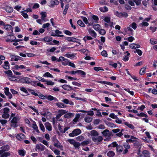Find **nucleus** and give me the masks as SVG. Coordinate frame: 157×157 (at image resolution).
Masks as SVG:
<instances>
[{"label": "nucleus", "mask_w": 157, "mask_h": 157, "mask_svg": "<svg viewBox=\"0 0 157 157\" xmlns=\"http://www.w3.org/2000/svg\"><path fill=\"white\" fill-rule=\"evenodd\" d=\"M10 119L11 120V126L14 127H17V122L20 119L19 117L15 116V113H12L10 115Z\"/></svg>", "instance_id": "nucleus-1"}, {"label": "nucleus", "mask_w": 157, "mask_h": 157, "mask_svg": "<svg viewBox=\"0 0 157 157\" xmlns=\"http://www.w3.org/2000/svg\"><path fill=\"white\" fill-rule=\"evenodd\" d=\"M20 81L22 83L30 84L32 85L35 86L36 81H32L31 79L28 77H24L20 78Z\"/></svg>", "instance_id": "nucleus-2"}, {"label": "nucleus", "mask_w": 157, "mask_h": 157, "mask_svg": "<svg viewBox=\"0 0 157 157\" xmlns=\"http://www.w3.org/2000/svg\"><path fill=\"white\" fill-rule=\"evenodd\" d=\"M9 149V146L8 145L4 146L2 147L0 150V155L1 157H6L10 155L8 152H5Z\"/></svg>", "instance_id": "nucleus-3"}, {"label": "nucleus", "mask_w": 157, "mask_h": 157, "mask_svg": "<svg viewBox=\"0 0 157 157\" xmlns=\"http://www.w3.org/2000/svg\"><path fill=\"white\" fill-rule=\"evenodd\" d=\"M57 61L58 62H61L62 65L67 66L68 65L69 60L66 59L64 57L61 56L57 59Z\"/></svg>", "instance_id": "nucleus-4"}, {"label": "nucleus", "mask_w": 157, "mask_h": 157, "mask_svg": "<svg viewBox=\"0 0 157 157\" xmlns=\"http://www.w3.org/2000/svg\"><path fill=\"white\" fill-rule=\"evenodd\" d=\"M52 141L54 143V145L55 147L59 148L62 151L63 150V146L56 138H54Z\"/></svg>", "instance_id": "nucleus-5"}, {"label": "nucleus", "mask_w": 157, "mask_h": 157, "mask_svg": "<svg viewBox=\"0 0 157 157\" xmlns=\"http://www.w3.org/2000/svg\"><path fill=\"white\" fill-rule=\"evenodd\" d=\"M81 133V131L79 129H74L72 132L69 134V136L71 137H73L80 134Z\"/></svg>", "instance_id": "nucleus-6"}, {"label": "nucleus", "mask_w": 157, "mask_h": 157, "mask_svg": "<svg viewBox=\"0 0 157 157\" xmlns=\"http://www.w3.org/2000/svg\"><path fill=\"white\" fill-rule=\"evenodd\" d=\"M10 111V109L7 108H4V113L2 115V117L5 119H7L8 118L10 115L9 113Z\"/></svg>", "instance_id": "nucleus-7"}, {"label": "nucleus", "mask_w": 157, "mask_h": 157, "mask_svg": "<svg viewBox=\"0 0 157 157\" xmlns=\"http://www.w3.org/2000/svg\"><path fill=\"white\" fill-rule=\"evenodd\" d=\"M92 140L95 143L98 144L99 142L102 141L103 140V138L101 136H97L92 137Z\"/></svg>", "instance_id": "nucleus-8"}, {"label": "nucleus", "mask_w": 157, "mask_h": 157, "mask_svg": "<svg viewBox=\"0 0 157 157\" xmlns=\"http://www.w3.org/2000/svg\"><path fill=\"white\" fill-rule=\"evenodd\" d=\"M67 111L61 109L58 111V114L56 115V119H59L63 115L67 113Z\"/></svg>", "instance_id": "nucleus-9"}, {"label": "nucleus", "mask_w": 157, "mask_h": 157, "mask_svg": "<svg viewBox=\"0 0 157 157\" xmlns=\"http://www.w3.org/2000/svg\"><path fill=\"white\" fill-rule=\"evenodd\" d=\"M102 133L106 138L108 139L110 138L111 134L109 130L107 129L105 130L102 132Z\"/></svg>", "instance_id": "nucleus-10"}, {"label": "nucleus", "mask_w": 157, "mask_h": 157, "mask_svg": "<svg viewBox=\"0 0 157 157\" xmlns=\"http://www.w3.org/2000/svg\"><path fill=\"white\" fill-rule=\"evenodd\" d=\"M41 15V18L44 22H46L48 21V19L46 18L47 17V13L45 12H41L40 13Z\"/></svg>", "instance_id": "nucleus-11"}, {"label": "nucleus", "mask_w": 157, "mask_h": 157, "mask_svg": "<svg viewBox=\"0 0 157 157\" xmlns=\"http://www.w3.org/2000/svg\"><path fill=\"white\" fill-rule=\"evenodd\" d=\"M138 138L133 136H131L130 139L127 140L126 141L127 143L129 142L133 143L135 142H138Z\"/></svg>", "instance_id": "nucleus-12"}, {"label": "nucleus", "mask_w": 157, "mask_h": 157, "mask_svg": "<svg viewBox=\"0 0 157 157\" xmlns=\"http://www.w3.org/2000/svg\"><path fill=\"white\" fill-rule=\"evenodd\" d=\"M16 37L13 35H10L6 39V41L7 42H13L14 41Z\"/></svg>", "instance_id": "nucleus-13"}, {"label": "nucleus", "mask_w": 157, "mask_h": 157, "mask_svg": "<svg viewBox=\"0 0 157 157\" xmlns=\"http://www.w3.org/2000/svg\"><path fill=\"white\" fill-rule=\"evenodd\" d=\"M65 39L69 42H78V40L74 37H67Z\"/></svg>", "instance_id": "nucleus-14"}, {"label": "nucleus", "mask_w": 157, "mask_h": 157, "mask_svg": "<svg viewBox=\"0 0 157 157\" xmlns=\"http://www.w3.org/2000/svg\"><path fill=\"white\" fill-rule=\"evenodd\" d=\"M59 2L58 0H51L50 2V6L54 7L55 5H57L59 4Z\"/></svg>", "instance_id": "nucleus-15"}, {"label": "nucleus", "mask_w": 157, "mask_h": 157, "mask_svg": "<svg viewBox=\"0 0 157 157\" xmlns=\"http://www.w3.org/2000/svg\"><path fill=\"white\" fill-rule=\"evenodd\" d=\"M45 149V147L41 144H37L36 146V147L35 148V150L36 151L37 150L39 151H43Z\"/></svg>", "instance_id": "nucleus-16"}, {"label": "nucleus", "mask_w": 157, "mask_h": 157, "mask_svg": "<svg viewBox=\"0 0 157 157\" xmlns=\"http://www.w3.org/2000/svg\"><path fill=\"white\" fill-rule=\"evenodd\" d=\"M89 136H90L91 137H95L97 136L98 135V133L95 130H93L91 131L90 133H89Z\"/></svg>", "instance_id": "nucleus-17"}, {"label": "nucleus", "mask_w": 157, "mask_h": 157, "mask_svg": "<svg viewBox=\"0 0 157 157\" xmlns=\"http://www.w3.org/2000/svg\"><path fill=\"white\" fill-rule=\"evenodd\" d=\"M44 125L46 129L49 131H51L52 130V128L51 124L48 122H46Z\"/></svg>", "instance_id": "nucleus-18"}, {"label": "nucleus", "mask_w": 157, "mask_h": 157, "mask_svg": "<svg viewBox=\"0 0 157 157\" xmlns=\"http://www.w3.org/2000/svg\"><path fill=\"white\" fill-rule=\"evenodd\" d=\"M88 30L90 35L93 37H96L97 36L96 33L93 29L89 28L88 29Z\"/></svg>", "instance_id": "nucleus-19"}, {"label": "nucleus", "mask_w": 157, "mask_h": 157, "mask_svg": "<svg viewBox=\"0 0 157 157\" xmlns=\"http://www.w3.org/2000/svg\"><path fill=\"white\" fill-rule=\"evenodd\" d=\"M52 40V38L51 36H47L44 37L43 39L40 40L44 41L45 42H50Z\"/></svg>", "instance_id": "nucleus-20"}, {"label": "nucleus", "mask_w": 157, "mask_h": 157, "mask_svg": "<svg viewBox=\"0 0 157 157\" xmlns=\"http://www.w3.org/2000/svg\"><path fill=\"white\" fill-rule=\"evenodd\" d=\"M77 112H81L82 113H87V115L92 116L94 114V112L92 111H86L83 110H78L77 111Z\"/></svg>", "instance_id": "nucleus-21"}, {"label": "nucleus", "mask_w": 157, "mask_h": 157, "mask_svg": "<svg viewBox=\"0 0 157 157\" xmlns=\"http://www.w3.org/2000/svg\"><path fill=\"white\" fill-rule=\"evenodd\" d=\"M126 54V55H125V56L123 58L122 60L124 61H128L129 59V56L130 54L128 52V51L126 52H124V54L125 55Z\"/></svg>", "instance_id": "nucleus-22"}, {"label": "nucleus", "mask_w": 157, "mask_h": 157, "mask_svg": "<svg viewBox=\"0 0 157 157\" xmlns=\"http://www.w3.org/2000/svg\"><path fill=\"white\" fill-rule=\"evenodd\" d=\"M11 61H17L19 59L20 57L18 56H16L13 55H10Z\"/></svg>", "instance_id": "nucleus-23"}, {"label": "nucleus", "mask_w": 157, "mask_h": 157, "mask_svg": "<svg viewBox=\"0 0 157 157\" xmlns=\"http://www.w3.org/2000/svg\"><path fill=\"white\" fill-rule=\"evenodd\" d=\"M67 113L64 114V118H69L72 117H73L74 116V114L71 113H68L67 111Z\"/></svg>", "instance_id": "nucleus-24"}, {"label": "nucleus", "mask_w": 157, "mask_h": 157, "mask_svg": "<svg viewBox=\"0 0 157 157\" xmlns=\"http://www.w3.org/2000/svg\"><path fill=\"white\" fill-rule=\"evenodd\" d=\"M129 46L130 48L132 49L139 48L140 47V45L134 43L131 44Z\"/></svg>", "instance_id": "nucleus-25"}, {"label": "nucleus", "mask_w": 157, "mask_h": 157, "mask_svg": "<svg viewBox=\"0 0 157 157\" xmlns=\"http://www.w3.org/2000/svg\"><path fill=\"white\" fill-rule=\"evenodd\" d=\"M4 28L7 31H10L11 30L12 33L13 31L12 30V28L11 26L10 25H5L4 27Z\"/></svg>", "instance_id": "nucleus-26"}, {"label": "nucleus", "mask_w": 157, "mask_h": 157, "mask_svg": "<svg viewBox=\"0 0 157 157\" xmlns=\"http://www.w3.org/2000/svg\"><path fill=\"white\" fill-rule=\"evenodd\" d=\"M62 88L64 90H73L72 87L71 86L66 84L63 85Z\"/></svg>", "instance_id": "nucleus-27"}, {"label": "nucleus", "mask_w": 157, "mask_h": 157, "mask_svg": "<svg viewBox=\"0 0 157 157\" xmlns=\"http://www.w3.org/2000/svg\"><path fill=\"white\" fill-rule=\"evenodd\" d=\"M84 120L86 122L90 123L92 121L93 118L91 117L86 116L85 117Z\"/></svg>", "instance_id": "nucleus-28"}, {"label": "nucleus", "mask_w": 157, "mask_h": 157, "mask_svg": "<svg viewBox=\"0 0 157 157\" xmlns=\"http://www.w3.org/2000/svg\"><path fill=\"white\" fill-rule=\"evenodd\" d=\"M64 56L71 59H73L75 57V55L73 54L67 53L65 54Z\"/></svg>", "instance_id": "nucleus-29"}, {"label": "nucleus", "mask_w": 157, "mask_h": 157, "mask_svg": "<svg viewBox=\"0 0 157 157\" xmlns=\"http://www.w3.org/2000/svg\"><path fill=\"white\" fill-rule=\"evenodd\" d=\"M142 154L144 157H150V153L147 150L144 151Z\"/></svg>", "instance_id": "nucleus-30"}, {"label": "nucleus", "mask_w": 157, "mask_h": 157, "mask_svg": "<svg viewBox=\"0 0 157 157\" xmlns=\"http://www.w3.org/2000/svg\"><path fill=\"white\" fill-rule=\"evenodd\" d=\"M55 33L56 35H53V36H57L59 37H63V35H60L62 33V32L59 31L58 30H56L55 31Z\"/></svg>", "instance_id": "nucleus-31"}, {"label": "nucleus", "mask_w": 157, "mask_h": 157, "mask_svg": "<svg viewBox=\"0 0 157 157\" xmlns=\"http://www.w3.org/2000/svg\"><path fill=\"white\" fill-rule=\"evenodd\" d=\"M106 155L109 157H113L115 155V153L113 151H110L107 152Z\"/></svg>", "instance_id": "nucleus-32"}, {"label": "nucleus", "mask_w": 157, "mask_h": 157, "mask_svg": "<svg viewBox=\"0 0 157 157\" xmlns=\"http://www.w3.org/2000/svg\"><path fill=\"white\" fill-rule=\"evenodd\" d=\"M16 137L18 140H21V139H24L25 138V136L23 134H20L17 135Z\"/></svg>", "instance_id": "nucleus-33"}, {"label": "nucleus", "mask_w": 157, "mask_h": 157, "mask_svg": "<svg viewBox=\"0 0 157 157\" xmlns=\"http://www.w3.org/2000/svg\"><path fill=\"white\" fill-rule=\"evenodd\" d=\"M39 124L40 128V130L43 132H44L45 131V129L44 125H43V124H42V123L40 121L39 122Z\"/></svg>", "instance_id": "nucleus-34"}, {"label": "nucleus", "mask_w": 157, "mask_h": 157, "mask_svg": "<svg viewBox=\"0 0 157 157\" xmlns=\"http://www.w3.org/2000/svg\"><path fill=\"white\" fill-rule=\"evenodd\" d=\"M44 82H45L46 84L48 85L53 86L55 84V82L51 80H45Z\"/></svg>", "instance_id": "nucleus-35"}, {"label": "nucleus", "mask_w": 157, "mask_h": 157, "mask_svg": "<svg viewBox=\"0 0 157 157\" xmlns=\"http://www.w3.org/2000/svg\"><path fill=\"white\" fill-rule=\"evenodd\" d=\"M123 150V147L122 146H118L116 147V150L117 152L121 153Z\"/></svg>", "instance_id": "nucleus-36"}, {"label": "nucleus", "mask_w": 157, "mask_h": 157, "mask_svg": "<svg viewBox=\"0 0 157 157\" xmlns=\"http://www.w3.org/2000/svg\"><path fill=\"white\" fill-rule=\"evenodd\" d=\"M77 74L80 75L82 77H85L86 75V73L82 70H78Z\"/></svg>", "instance_id": "nucleus-37"}, {"label": "nucleus", "mask_w": 157, "mask_h": 157, "mask_svg": "<svg viewBox=\"0 0 157 157\" xmlns=\"http://www.w3.org/2000/svg\"><path fill=\"white\" fill-rule=\"evenodd\" d=\"M99 10L100 11L102 12H105L108 11V9L106 6H104L103 7H100Z\"/></svg>", "instance_id": "nucleus-38"}, {"label": "nucleus", "mask_w": 157, "mask_h": 157, "mask_svg": "<svg viewBox=\"0 0 157 157\" xmlns=\"http://www.w3.org/2000/svg\"><path fill=\"white\" fill-rule=\"evenodd\" d=\"M21 15L25 18L27 19L28 18V16L27 14V11L24 10L21 11Z\"/></svg>", "instance_id": "nucleus-39"}, {"label": "nucleus", "mask_w": 157, "mask_h": 157, "mask_svg": "<svg viewBox=\"0 0 157 157\" xmlns=\"http://www.w3.org/2000/svg\"><path fill=\"white\" fill-rule=\"evenodd\" d=\"M43 77H47L51 78H53V75L48 72H47L43 74Z\"/></svg>", "instance_id": "nucleus-40"}, {"label": "nucleus", "mask_w": 157, "mask_h": 157, "mask_svg": "<svg viewBox=\"0 0 157 157\" xmlns=\"http://www.w3.org/2000/svg\"><path fill=\"white\" fill-rule=\"evenodd\" d=\"M18 153L20 155L24 156L25 155L26 151L24 150H19L18 151Z\"/></svg>", "instance_id": "nucleus-41"}, {"label": "nucleus", "mask_w": 157, "mask_h": 157, "mask_svg": "<svg viewBox=\"0 0 157 157\" xmlns=\"http://www.w3.org/2000/svg\"><path fill=\"white\" fill-rule=\"evenodd\" d=\"M56 105L60 108H65L66 106L61 102H57L56 103Z\"/></svg>", "instance_id": "nucleus-42"}, {"label": "nucleus", "mask_w": 157, "mask_h": 157, "mask_svg": "<svg viewBox=\"0 0 157 157\" xmlns=\"http://www.w3.org/2000/svg\"><path fill=\"white\" fill-rule=\"evenodd\" d=\"M28 90L29 92H30L31 94L34 95L36 96H38V94L35 92L34 90H32L31 89L28 88Z\"/></svg>", "instance_id": "nucleus-43"}, {"label": "nucleus", "mask_w": 157, "mask_h": 157, "mask_svg": "<svg viewBox=\"0 0 157 157\" xmlns=\"http://www.w3.org/2000/svg\"><path fill=\"white\" fill-rule=\"evenodd\" d=\"M32 127L38 133H39L40 132L38 129V127L37 126L36 124V123H34L33 124Z\"/></svg>", "instance_id": "nucleus-44"}, {"label": "nucleus", "mask_w": 157, "mask_h": 157, "mask_svg": "<svg viewBox=\"0 0 157 157\" xmlns=\"http://www.w3.org/2000/svg\"><path fill=\"white\" fill-rule=\"evenodd\" d=\"M6 10L7 12L10 13L13 11V9L10 6H7L6 8Z\"/></svg>", "instance_id": "nucleus-45"}, {"label": "nucleus", "mask_w": 157, "mask_h": 157, "mask_svg": "<svg viewBox=\"0 0 157 157\" xmlns=\"http://www.w3.org/2000/svg\"><path fill=\"white\" fill-rule=\"evenodd\" d=\"M124 124L125 125H126L129 128H131L132 129H133L135 128V127L133 125L129 124V123H128V122H126L124 123Z\"/></svg>", "instance_id": "nucleus-46"}, {"label": "nucleus", "mask_w": 157, "mask_h": 157, "mask_svg": "<svg viewBox=\"0 0 157 157\" xmlns=\"http://www.w3.org/2000/svg\"><path fill=\"white\" fill-rule=\"evenodd\" d=\"M46 99H47L49 101H52L53 100L56 99V98L54 97L53 96L51 95H46Z\"/></svg>", "instance_id": "nucleus-47"}, {"label": "nucleus", "mask_w": 157, "mask_h": 157, "mask_svg": "<svg viewBox=\"0 0 157 157\" xmlns=\"http://www.w3.org/2000/svg\"><path fill=\"white\" fill-rule=\"evenodd\" d=\"M4 64L3 66V67L6 69H8L10 68L9 63L8 61H6L4 63Z\"/></svg>", "instance_id": "nucleus-48"}, {"label": "nucleus", "mask_w": 157, "mask_h": 157, "mask_svg": "<svg viewBox=\"0 0 157 157\" xmlns=\"http://www.w3.org/2000/svg\"><path fill=\"white\" fill-rule=\"evenodd\" d=\"M4 73L7 75L8 78L13 75L12 72L10 70H8L7 71H4Z\"/></svg>", "instance_id": "nucleus-49"}, {"label": "nucleus", "mask_w": 157, "mask_h": 157, "mask_svg": "<svg viewBox=\"0 0 157 157\" xmlns=\"http://www.w3.org/2000/svg\"><path fill=\"white\" fill-rule=\"evenodd\" d=\"M80 117V115L78 113L77 114L75 115V118L73 120V121L75 122H77Z\"/></svg>", "instance_id": "nucleus-50"}, {"label": "nucleus", "mask_w": 157, "mask_h": 157, "mask_svg": "<svg viewBox=\"0 0 157 157\" xmlns=\"http://www.w3.org/2000/svg\"><path fill=\"white\" fill-rule=\"evenodd\" d=\"M9 79L12 81H17V79L16 77L12 75L8 78Z\"/></svg>", "instance_id": "nucleus-51"}, {"label": "nucleus", "mask_w": 157, "mask_h": 157, "mask_svg": "<svg viewBox=\"0 0 157 157\" xmlns=\"http://www.w3.org/2000/svg\"><path fill=\"white\" fill-rule=\"evenodd\" d=\"M150 42L151 44L152 45L157 44V40L155 39H151L150 40Z\"/></svg>", "instance_id": "nucleus-52"}, {"label": "nucleus", "mask_w": 157, "mask_h": 157, "mask_svg": "<svg viewBox=\"0 0 157 157\" xmlns=\"http://www.w3.org/2000/svg\"><path fill=\"white\" fill-rule=\"evenodd\" d=\"M117 144L116 142H114L110 144L108 146V147H117Z\"/></svg>", "instance_id": "nucleus-53"}, {"label": "nucleus", "mask_w": 157, "mask_h": 157, "mask_svg": "<svg viewBox=\"0 0 157 157\" xmlns=\"http://www.w3.org/2000/svg\"><path fill=\"white\" fill-rule=\"evenodd\" d=\"M103 20L106 22L109 23L110 21V17L109 16L105 17L104 18Z\"/></svg>", "instance_id": "nucleus-54"}, {"label": "nucleus", "mask_w": 157, "mask_h": 157, "mask_svg": "<svg viewBox=\"0 0 157 157\" xmlns=\"http://www.w3.org/2000/svg\"><path fill=\"white\" fill-rule=\"evenodd\" d=\"M90 142V140H86L82 142L81 143V145H86L89 144Z\"/></svg>", "instance_id": "nucleus-55"}, {"label": "nucleus", "mask_w": 157, "mask_h": 157, "mask_svg": "<svg viewBox=\"0 0 157 157\" xmlns=\"http://www.w3.org/2000/svg\"><path fill=\"white\" fill-rule=\"evenodd\" d=\"M50 26V24L49 23H47L44 24L42 26V27L43 29H48L49 27Z\"/></svg>", "instance_id": "nucleus-56"}, {"label": "nucleus", "mask_w": 157, "mask_h": 157, "mask_svg": "<svg viewBox=\"0 0 157 157\" xmlns=\"http://www.w3.org/2000/svg\"><path fill=\"white\" fill-rule=\"evenodd\" d=\"M130 27H131L133 29L135 30L137 28V24L134 22L132 23L130 25Z\"/></svg>", "instance_id": "nucleus-57"}, {"label": "nucleus", "mask_w": 157, "mask_h": 157, "mask_svg": "<svg viewBox=\"0 0 157 157\" xmlns=\"http://www.w3.org/2000/svg\"><path fill=\"white\" fill-rule=\"evenodd\" d=\"M93 28L96 30H98L100 29V26L98 24H95L93 26Z\"/></svg>", "instance_id": "nucleus-58"}, {"label": "nucleus", "mask_w": 157, "mask_h": 157, "mask_svg": "<svg viewBox=\"0 0 157 157\" xmlns=\"http://www.w3.org/2000/svg\"><path fill=\"white\" fill-rule=\"evenodd\" d=\"M135 53H137L140 56H141L142 54V52L141 50L139 49H136L134 51Z\"/></svg>", "instance_id": "nucleus-59"}, {"label": "nucleus", "mask_w": 157, "mask_h": 157, "mask_svg": "<svg viewBox=\"0 0 157 157\" xmlns=\"http://www.w3.org/2000/svg\"><path fill=\"white\" fill-rule=\"evenodd\" d=\"M20 90L23 92H24L25 94H28V90H27L24 87H21L20 88Z\"/></svg>", "instance_id": "nucleus-60"}, {"label": "nucleus", "mask_w": 157, "mask_h": 157, "mask_svg": "<svg viewBox=\"0 0 157 157\" xmlns=\"http://www.w3.org/2000/svg\"><path fill=\"white\" fill-rule=\"evenodd\" d=\"M131 28V27H130L129 25V27H128L126 28L125 29V31L126 32L129 31L131 33H132L133 31L132 29Z\"/></svg>", "instance_id": "nucleus-61"}, {"label": "nucleus", "mask_w": 157, "mask_h": 157, "mask_svg": "<svg viewBox=\"0 0 157 157\" xmlns=\"http://www.w3.org/2000/svg\"><path fill=\"white\" fill-rule=\"evenodd\" d=\"M146 68L143 67L142 68L140 72V75H143L145 72Z\"/></svg>", "instance_id": "nucleus-62"}, {"label": "nucleus", "mask_w": 157, "mask_h": 157, "mask_svg": "<svg viewBox=\"0 0 157 157\" xmlns=\"http://www.w3.org/2000/svg\"><path fill=\"white\" fill-rule=\"evenodd\" d=\"M76 138L77 140L79 141H82L84 139V137L82 136H79L77 137Z\"/></svg>", "instance_id": "nucleus-63"}, {"label": "nucleus", "mask_w": 157, "mask_h": 157, "mask_svg": "<svg viewBox=\"0 0 157 157\" xmlns=\"http://www.w3.org/2000/svg\"><path fill=\"white\" fill-rule=\"evenodd\" d=\"M126 40H128V41L131 42L135 40V38L133 37L132 36H131L127 38L126 39Z\"/></svg>", "instance_id": "nucleus-64"}]
</instances>
